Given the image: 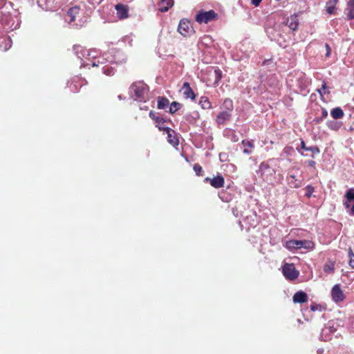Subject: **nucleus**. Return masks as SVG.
I'll list each match as a JSON object with an SVG mask.
<instances>
[{
    "label": "nucleus",
    "instance_id": "nucleus-11",
    "mask_svg": "<svg viewBox=\"0 0 354 354\" xmlns=\"http://www.w3.org/2000/svg\"><path fill=\"white\" fill-rule=\"evenodd\" d=\"M331 295H332L333 299L335 302L342 301L345 298L343 291L340 288L339 285H337V284L333 286V288H332Z\"/></svg>",
    "mask_w": 354,
    "mask_h": 354
},
{
    "label": "nucleus",
    "instance_id": "nucleus-34",
    "mask_svg": "<svg viewBox=\"0 0 354 354\" xmlns=\"http://www.w3.org/2000/svg\"><path fill=\"white\" fill-rule=\"evenodd\" d=\"M324 46H325V48H326L325 57H328L330 55V54H331V48H330L329 44H327V43L325 44Z\"/></svg>",
    "mask_w": 354,
    "mask_h": 354
},
{
    "label": "nucleus",
    "instance_id": "nucleus-14",
    "mask_svg": "<svg viewBox=\"0 0 354 354\" xmlns=\"http://www.w3.org/2000/svg\"><path fill=\"white\" fill-rule=\"evenodd\" d=\"M149 117L156 123V127H158L160 131H163L161 127H165L164 124L166 122V120L157 116L153 111L149 112Z\"/></svg>",
    "mask_w": 354,
    "mask_h": 354
},
{
    "label": "nucleus",
    "instance_id": "nucleus-30",
    "mask_svg": "<svg viewBox=\"0 0 354 354\" xmlns=\"http://www.w3.org/2000/svg\"><path fill=\"white\" fill-rule=\"evenodd\" d=\"M306 192L305 196L307 198H310L312 196L313 193L315 192V188L312 185H308L306 187Z\"/></svg>",
    "mask_w": 354,
    "mask_h": 354
},
{
    "label": "nucleus",
    "instance_id": "nucleus-18",
    "mask_svg": "<svg viewBox=\"0 0 354 354\" xmlns=\"http://www.w3.org/2000/svg\"><path fill=\"white\" fill-rule=\"evenodd\" d=\"M330 115L334 119H341L344 117V113L340 107L333 109L330 111Z\"/></svg>",
    "mask_w": 354,
    "mask_h": 354
},
{
    "label": "nucleus",
    "instance_id": "nucleus-4",
    "mask_svg": "<svg viewBox=\"0 0 354 354\" xmlns=\"http://www.w3.org/2000/svg\"><path fill=\"white\" fill-rule=\"evenodd\" d=\"M218 15L213 10L209 11H199L195 17L198 24H207L217 19Z\"/></svg>",
    "mask_w": 354,
    "mask_h": 354
},
{
    "label": "nucleus",
    "instance_id": "nucleus-21",
    "mask_svg": "<svg viewBox=\"0 0 354 354\" xmlns=\"http://www.w3.org/2000/svg\"><path fill=\"white\" fill-rule=\"evenodd\" d=\"M324 271L328 274H332L335 272V262L328 261L324 266Z\"/></svg>",
    "mask_w": 354,
    "mask_h": 354
},
{
    "label": "nucleus",
    "instance_id": "nucleus-35",
    "mask_svg": "<svg viewBox=\"0 0 354 354\" xmlns=\"http://www.w3.org/2000/svg\"><path fill=\"white\" fill-rule=\"evenodd\" d=\"M104 73L106 74V75H113L114 72H113L112 68L108 67V68H104Z\"/></svg>",
    "mask_w": 354,
    "mask_h": 354
},
{
    "label": "nucleus",
    "instance_id": "nucleus-33",
    "mask_svg": "<svg viewBox=\"0 0 354 354\" xmlns=\"http://www.w3.org/2000/svg\"><path fill=\"white\" fill-rule=\"evenodd\" d=\"M326 88H327L326 83L325 81H324L322 88L319 89H317V91L320 94L321 96H323V95L326 93L325 90Z\"/></svg>",
    "mask_w": 354,
    "mask_h": 354
},
{
    "label": "nucleus",
    "instance_id": "nucleus-2",
    "mask_svg": "<svg viewBox=\"0 0 354 354\" xmlns=\"http://www.w3.org/2000/svg\"><path fill=\"white\" fill-rule=\"evenodd\" d=\"M257 173L263 181L268 183L272 184L275 179L276 170L269 165L268 161L262 162Z\"/></svg>",
    "mask_w": 354,
    "mask_h": 354
},
{
    "label": "nucleus",
    "instance_id": "nucleus-37",
    "mask_svg": "<svg viewBox=\"0 0 354 354\" xmlns=\"http://www.w3.org/2000/svg\"><path fill=\"white\" fill-rule=\"evenodd\" d=\"M214 72H215V74H216V80H220L221 79V77H222L221 71L220 69H216Z\"/></svg>",
    "mask_w": 354,
    "mask_h": 354
},
{
    "label": "nucleus",
    "instance_id": "nucleus-15",
    "mask_svg": "<svg viewBox=\"0 0 354 354\" xmlns=\"http://www.w3.org/2000/svg\"><path fill=\"white\" fill-rule=\"evenodd\" d=\"M173 0H161L158 4V10L161 12H165L172 7Z\"/></svg>",
    "mask_w": 354,
    "mask_h": 354
},
{
    "label": "nucleus",
    "instance_id": "nucleus-20",
    "mask_svg": "<svg viewBox=\"0 0 354 354\" xmlns=\"http://www.w3.org/2000/svg\"><path fill=\"white\" fill-rule=\"evenodd\" d=\"M199 104L203 109H209L212 107L209 98L206 96H202L200 98Z\"/></svg>",
    "mask_w": 354,
    "mask_h": 354
},
{
    "label": "nucleus",
    "instance_id": "nucleus-43",
    "mask_svg": "<svg viewBox=\"0 0 354 354\" xmlns=\"http://www.w3.org/2000/svg\"><path fill=\"white\" fill-rule=\"evenodd\" d=\"M339 0H328V3H332V4H337L338 3Z\"/></svg>",
    "mask_w": 354,
    "mask_h": 354
},
{
    "label": "nucleus",
    "instance_id": "nucleus-45",
    "mask_svg": "<svg viewBox=\"0 0 354 354\" xmlns=\"http://www.w3.org/2000/svg\"><path fill=\"white\" fill-rule=\"evenodd\" d=\"M323 115H324V117L327 115V112H326V111H324L323 112Z\"/></svg>",
    "mask_w": 354,
    "mask_h": 354
},
{
    "label": "nucleus",
    "instance_id": "nucleus-38",
    "mask_svg": "<svg viewBox=\"0 0 354 354\" xmlns=\"http://www.w3.org/2000/svg\"><path fill=\"white\" fill-rule=\"evenodd\" d=\"M292 151H293V148L292 147H286L283 149V152L286 154H289Z\"/></svg>",
    "mask_w": 354,
    "mask_h": 354
},
{
    "label": "nucleus",
    "instance_id": "nucleus-48",
    "mask_svg": "<svg viewBox=\"0 0 354 354\" xmlns=\"http://www.w3.org/2000/svg\"><path fill=\"white\" fill-rule=\"evenodd\" d=\"M301 156H306L303 152H300Z\"/></svg>",
    "mask_w": 354,
    "mask_h": 354
},
{
    "label": "nucleus",
    "instance_id": "nucleus-42",
    "mask_svg": "<svg viewBox=\"0 0 354 354\" xmlns=\"http://www.w3.org/2000/svg\"><path fill=\"white\" fill-rule=\"evenodd\" d=\"M353 6H354V0H350L348 2V7L347 8H352Z\"/></svg>",
    "mask_w": 354,
    "mask_h": 354
},
{
    "label": "nucleus",
    "instance_id": "nucleus-8",
    "mask_svg": "<svg viewBox=\"0 0 354 354\" xmlns=\"http://www.w3.org/2000/svg\"><path fill=\"white\" fill-rule=\"evenodd\" d=\"M163 131H165L167 134V142L174 147H176L179 145V140L176 133L174 130L169 127H161Z\"/></svg>",
    "mask_w": 354,
    "mask_h": 354
},
{
    "label": "nucleus",
    "instance_id": "nucleus-28",
    "mask_svg": "<svg viewBox=\"0 0 354 354\" xmlns=\"http://www.w3.org/2000/svg\"><path fill=\"white\" fill-rule=\"evenodd\" d=\"M2 43H3L4 47L3 50H7L11 47L12 40L8 37H2Z\"/></svg>",
    "mask_w": 354,
    "mask_h": 354
},
{
    "label": "nucleus",
    "instance_id": "nucleus-9",
    "mask_svg": "<svg viewBox=\"0 0 354 354\" xmlns=\"http://www.w3.org/2000/svg\"><path fill=\"white\" fill-rule=\"evenodd\" d=\"M117 16L120 19H124L129 17V8L127 5L118 3L115 6Z\"/></svg>",
    "mask_w": 354,
    "mask_h": 354
},
{
    "label": "nucleus",
    "instance_id": "nucleus-6",
    "mask_svg": "<svg viewBox=\"0 0 354 354\" xmlns=\"http://www.w3.org/2000/svg\"><path fill=\"white\" fill-rule=\"evenodd\" d=\"M344 205L346 209L347 213L351 216H354V189L351 188L348 189L345 194V201L344 202Z\"/></svg>",
    "mask_w": 354,
    "mask_h": 354
},
{
    "label": "nucleus",
    "instance_id": "nucleus-17",
    "mask_svg": "<svg viewBox=\"0 0 354 354\" xmlns=\"http://www.w3.org/2000/svg\"><path fill=\"white\" fill-rule=\"evenodd\" d=\"M80 12V8L79 6H73L71 8L68 12L67 15L70 17V22H73L76 21L77 17L79 16Z\"/></svg>",
    "mask_w": 354,
    "mask_h": 354
},
{
    "label": "nucleus",
    "instance_id": "nucleus-7",
    "mask_svg": "<svg viewBox=\"0 0 354 354\" xmlns=\"http://www.w3.org/2000/svg\"><path fill=\"white\" fill-rule=\"evenodd\" d=\"M282 272L286 279L295 280L299 276V271L296 270L293 263H286L282 267Z\"/></svg>",
    "mask_w": 354,
    "mask_h": 354
},
{
    "label": "nucleus",
    "instance_id": "nucleus-46",
    "mask_svg": "<svg viewBox=\"0 0 354 354\" xmlns=\"http://www.w3.org/2000/svg\"><path fill=\"white\" fill-rule=\"evenodd\" d=\"M232 140H233V142H236V141H238V138H236V137H234V138H232Z\"/></svg>",
    "mask_w": 354,
    "mask_h": 354
},
{
    "label": "nucleus",
    "instance_id": "nucleus-29",
    "mask_svg": "<svg viewBox=\"0 0 354 354\" xmlns=\"http://www.w3.org/2000/svg\"><path fill=\"white\" fill-rule=\"evenodd\" d=\"M348 254L349 257L348 264L352 268L354 269V254L351 248L348 249Z\"/></svg>",
    "mask_w": 354,
    "mask_h": 354
},
{
    "label": "nucleus",
    "instance_id": "nucleus-23",
    "mask_svg": "<svg viewBox=\"0 0 354 354\" xmlns=\"http://www.w3.org/2000/svg\"><path fill=\"white\" fill-rule=\"evenodd\" d=\"M242 145L245 147L243 149V153L245 154H250L251 153V149L254 148V144L250 140H242Z\"/></svg>",
    "mask_w": 354,
    "mask_h": 354
},
{
    "label": "nucleus",
    "instance_id": "nucleus-10",
    "mask_svg": "<svg viewBox=\"0 0 354 354\" xmlns=\"http://www.w3.org/2000/svg\"><path fill=\"white\" fill-rule=\"evenodd\" d=\"M205 181L209 182L211 186L216 189L223 187L225 183L224 178L221 175H218L212 178L207 177L205 179Z\"/></svg>",
    "mask_w": 354,
    "mask_h": 354
},
{
    "label": "nucleus",
    "instance_id": "nucleus-24",
    "mask_svg": "<svg viewBox=\"0 0 354 354\" xmlns=\"http://www.w3.org/2000/svg\"><path fill=\"white\" fill-rule=\"evenodd\" d=\"M301 148L305 151H309L313 153H319L320 152L319 147L317 146L306 147L304 140L301 142Z\"/></svg>",
    "mask_w": 354,
    "mask_h": 354
},
{
    "label": "nucleus",
    "instance_id": "nucleus-25",
    "mask_svg": "<svg viewBox=\"0 0 354 354\" xmlns=\"http://www.w3.org/2000/svg\"><path fill=\"white\" fill-rule=\"evenodd\" d=\"M182 106V104H180L179 102H171V105H170V107H169V112L171 113V114H174L178 110H179Z\"/></svg>",
    "mask_w": 354,
    "mask_h": 354
},
{
    "label": "nucleus",
    "instance_id": "nucleus-32",
    "mask_svg": "<svg viewBox=\"0 0 354 354\" xmlns=\"http://www.w3.org/2000/svg\"><path fill=\"white\" fill-rule=\"evenodd\" d=\"M347 18L348 20H351L354 19V6L352 8H347Z\"/></svg>",
    "mask_w": 354,
    "mask_h": 354
},
{
    "label": "nucleus",
    "instance_id": "nucleus-44",
    "mask_svg": "<svg viewBox=\"0 0 354 354\" xmlns=\"http://www.w3.org/2000/svg\"><path fill=\"white\" fill-rule=\"evenodd\" d=\"M317 308V307L315 305H311V306H310V309L313 311H315Z\"/></svg>",
    "mask_w": 354,
    "mask_h": 354
},
{
    "label": "nucleus",
    "instance_id": "nucleus-40",
    "mask_svg": "<svg viewBox=\"0 0 354 354\" xmlns=\"http://www.w3.org/2000/svg\"><path fill=\"white\" fill-rule=\"evenodd\" d=\"M224 104L226 105H230L231 107H232V101L231 100L226 99L224 102Z\"/></svg>",
    "mask_w": 354,
    "mask_h": 354
},
{
    "label": "nucleus",
    "instance_id": "nucleus-22",
    "mask_svg": "<svg viewBox=\"0 0 354 354\" xmlns=\"http://www.w3.org/2000/svg\"><path fill=\"white\" fill-rule=\"evenodd\" d=\"M169 101L165 97H159L158 98V109H164L169 105Z\"/></svg>",
    "mask_w": 354,
    "mask_h": 354
},
{
    "label": "nucleus",
    "instance_id": "nucleus-12",
    "mask_svg": "<svg viewBox=\"0 0 354 354\" xmlns=\"http://www.w3.org/2000/svg\"><path fill=\"white\" fill-rule=\"evenodd\" d=\"M292 301L297 304H304L308 301V295L304 291H298L295 292L292 297Z\"/></svg>",
    "mask_w": 354,
    "mask_h": 354
},
{
    "label": "nucleus",
    "instance_id": "nucleus-31",
    "mask_svg": "<svg viewBox=\"0 0 354 354\" xmlns=\"http://www.w3.org/2000/svg\"><path fill=\"white\" fill-rule=\"evenodd\" d=\"M193 169L197 176H202L201 173L203 171V168L199 164H194L193 166Z\"/></svg>",
    "mask_w": 354,
    "mask_h": 354
},
{
    "label": "nucleus",
    "instance_id": "nucleus-36",
    "mask_svg": "<svg viewBox=\"0 0 354 354\" xmlns=\"http://www.w3.org/2000/svg\"><path fill=\"white\" fill-rule=\"evenodd\" d=\"M329 128L333 130H337L339 127V126L337 124V122H331L330 124H328Z\"/></svg>",
    "mask_w": 354,
    "mask_h": 354
},
{
    "label": "nucleus",
    "instance_id": "nucleus-27",
    "mask_svg": "<svg viewBox=\"0 0 354 354\" xmlns=\"http://www.w3.org/2000/svg\"><path fill=\"white\" fill-rule=\"evenodd\" d=\"M337 10L336 4H332L328 3V2L326 3V12L329 15H334L335 14V11Z\"/></svg>",
    "mask_w": 354,
    "mask_h": 354
},
{
    "label": "nucleus",
    "instance_id": "nucleus-26",
    "mask_svg": "<svg viewBox=\"0 0 354 354\" xmlns=\"http://www.w3.org/2000/svg\"><path fill=\"white\" fill-rule=\"evenodd\" d=\"M290 180L289 181V184L293 188H299L301 187V182H297V179L295 175H290L289 176Z\"/></svg>",
    "mask_w": 354,
    "mask_h": 354
},
{
    "label": "nucleus",
    "instance_id": "nucleus-16",
    "mask_svg": "<svg viewBox=\"0 0 354 354\" xmlns=\"http://www.w3.org/2000/svg\"><path fill=\"white\" fill-rule=\"evenodd\" d=\"M287 26L292 30H296L299 26L298 15L295 14L290 16L287 20Z\"/></svg>",
    "mask_w": 354,
    "mask_h": 354
},
{
    "label": "nucleus",
    "instance_id": "nucleus-13",
    "mask_svg": "<svg viewBox=\"0 0 354 354\" xmlns=\"http://www.w3.org/2000/svg\"><path fill=\"white\" fill-rule=\"evenodd\" d=\"M182 89L183 90V94L186 98H190L192 100L196 99V95L191 88L189 82H185Z\"/></svg>",
    "mask_w": 354,
    "mask_h": 354
},
{
    "label": "nucleus",
    "instance_id": "nucleus-47",
    "mask_svg": "<svg viewBox=\"0 0 354 354\" xmlns=\"http://www.w3.org/2000/svg\"><path fill=\"white\" fill-rule=\"evenodd\" d=\"M140 109L147 110L148 109V106H145L143 108H140Z\"/></svg>",
    "mask_w": 354,
    "mask_h": 354
},
{
    "label": "nucleus",
    "instance_id": "nucleus-39",
    "mask_svg": "<svg viewBox=\"0 0 354 354\" xmlns=\"http://www.w3.org/2000/svg\"><path fill=\"white\" fill-rule=\"evenodd\" d=\"M262 0H251V3L252 5H254V6L257 7L258 6H259L260 3L261 2Z\"/></svg>",
    "mask_w": 354,
    "mask_h": 354
},
{
    "label": "nucleus",
    "instance_id": "nucleus-1",
    "mask_svg": "<svg viewBox=\"0 0 354 354\" xmlns=\"http://www.w3.org/2000/svg\"><path fill=\"white\" fill-rule=\"evenodd\" d=\"M149 86L142 81L133 82L130 86V91L133 93L135 100L146 102L148 100Z\"/></svg>",
    "mask_w": 354,
    "mask_h": 354
},
{
    "label": "nucleus",
    "instance_id": "nucleus-19",
    "mask_svg": "<svg viewBox=\"0 0 354 354\" xmlns=\"http://www.w3.org/2000/svg\"><path fill=\"white\" fill-rule=\"evenodd\" d=\"M230 114L227 111L221 112L216 118V122L218 124H223L225 121L230 119Z\"/></svg>",
    "mask_w": 354,
    "mask_h": 354
},
{
    "label": "nucleus",
    "instance_id": "nucleus-5",
    "mask_svg": "<svg viewBox=\"0 0 354 354\" xmlns=\"http://www.w3.org/2000/svg\"><path fill=\"white\" fill-rule=\"evenodd\" d=\"M178 32L185 37H190L195 31L191 24V21L187 19H182L178 26Z\"/></svg>",
    "mask_w": 354,
    "mask_h": 354
},
{
    "label": "nucleus",
    "instance_id": "nucleus-3",
    "mask_svg": "<svg viewBox=\"0 0 354 354\" xmlns=\"http://www.w3.org/2000/svg\"><path fill=\"white\" fill-rule=\"evenodd\" d=\"M285 246L289 250L300 248L313 250L315 247V243L309 240H290L286 241Z\"/></svg>",
    "mask_w": 354,
    "mask_h": 354
},
{
    "label": "nucleus",
    "instance_id": "nucleus-41",
    "mask_svg": "<svg viewBox=\"0 0 354 354\" xmlns=\"http://www.w3.org/2000/svg\"><path fill=\"white\" fill-rule=\"evenodd\" d=\"M308 165L309 167H315V162L314 160H308Z\"/></svg>",
    "mask_w": 354,
    "mask_h": 354
}]
</instances>
